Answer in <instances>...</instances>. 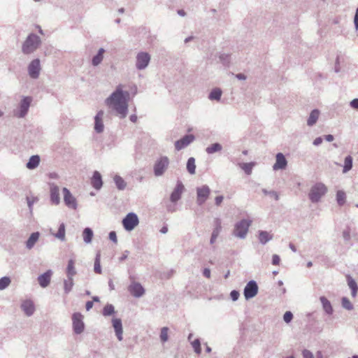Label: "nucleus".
I'll use <instances>...</instances> for the list:
<instances>
[{"instance_id": "obj_1", "label": "nucleus", "mask_w": 358, "mask_h": 358, "mask_svg": "<svg viewBox=\"0 0 358 358\" xmlns=\"http://www.w3.org/2000/svg\"><path fill=\"white\" fill-rule=\"evenodd\" d=\"M122 85L105 100V104L113 110L120 119H124L128 114L129 93L123 90Z\"/></svg>"}, {"instance_id": "obj_2", "label": "nucleus", "mask_w": 358, "mask_h": 358, "mask_svg": "<svg viewBox=\"0 0 358 358\" xmlns=\"http://www.w3.org/2000/svg\"><path fill=\"white\" fill-rule=\"evenodd\" d=\"M41 39L36 34H29L22 45V52L24 55L34 53L41 45Z\"/></svg>"}, {"instance_id": "obj_3", "label": "nucleus", "mask_w": 358, "mask_h": 358, "mask_svg": "<svg viewBox=\"0 0 358 358\" xmlns=\"http://www.w3.org/2000/svg\"><path fill=\"white\" fill-rule=\"evenodd\" d=\"M252 221L248 219H242L234 224L232 235L240 239H245L248 233L249 228Z\"/></svg>"}, {"instance_id": "obj_4", "label": "nucleus", "mask_w": 358, "mask_h": 358, "mask_svg": "<svg viewBox=\"0 0 358 358\" xmlns=\"http://www.w3.org/2000/svg\"><path fill=\"white\" fill-rule=\"evenodd\" d=\"M327 192V187L322 182H317L310 188L308 198L313 203H318Z\"/></svg>"}, {"instance_id": "obj_5", "label": "nucleus", "mask_w": 358, "mask_h": 358, "mask_svg": "<svg viewBox=\"0 0 358 358\" xmlns=\"http://www.w3.org/2000/svg\"><path fill=\"white\" fill-rule=\"evenodd\" d=\"M31 101L32 98L31 96H24L19 103L17 108L13 110L14 116L18 118L24 117L28 113Z\"/></svg>"}, {"instance_id": "obj_6", "label": "nucleus", "mask_w": 358, "mask_h": 358, "mask_svg": "<svg viewBox=\"0 0 358 358\" xmlns=\"http://www.w3.org/2000/svg\"><path fill=\"white\" fill-rule=\"evenodd\" d=\"M122 225L126 231H132L139 223L138 217L134 213H129L122 220Z\"/></svg>"}, {"instance_id": "obj_7", "label": "nucleus", "mask_w": 358, "mask_h": 358, "mask_svg": "<svg viewBox=\"0 0 358 358\" xmlns=\"http://www.w3.org/2000/svg\"><path fill=\"white\" fill-rule=\"evenodd\" d=\"M150 59L151 57L148 52H138L136 57V68L140 71L145 69L148 66Z\"/></svg>"}, {"instance_id": "obj_8", "label": "nucleus", "mask_w": 358, "mask_h": 358, "mask_svg": "<svg viewBox=\"0 0 358 358\" xmlns=\"http://www.w3.org/2000/svg\"><path fill=\"white\" fill-rule=\"evenodd\" d=\"M72 324L73 332L76 334H80L84 331L83 315L80 313H74L72 315Z\"/></svg>"}, {"instance_id": "obj_9", "label": "nucleus", "mask_w": 358, "mask_h": 358, "mask_svg": "<svg viewBox=\"0 0 358 358\" xmlns=\"http://www.w3.org/2000/svg\"><path fill=\"white\" fill-rule=\"evenodd\" d=\"M41 71V61L36 58L33 59L27 66L29 77L32 79H38Z\"/></svg>"}, {"instance_id": "obj_10", "label": "nucleus", "mask_w": 358, "mask_h": 358, "mask_svg": "<svg viewBox=\"0 0 358 358\" xmlns=\"http://www.w3.org/2000/svg\"><path fill=\"white\" fill-rule=\"evenodd\" d=\"M169 164V158H159L155 163L153 170L155 176L159 177L164 174Z\"/></svg>"}, {"instance_id": "obj_11", "label": "nucleus", "mask_w": 358, "mask_h": 358, "mask_svg": "<svg viewBox=\"0 0 358 358\" xmlns=\"http://www.w3.org/2000/svg\"><path fill=\"white\" fill-rule=\"evenodd\" d=\"M259 287L256 281L250 280L243 289V294L246 300L255 297L258 293Z\"/></svg>"}, {"instance_id": "obj_12", "label": "nucleus", "mask_w": 358, "mask_h": 358, "mask_svg": "<svg viewBox=\"0 0 358 358\" xmlns=\"http://www.w3.org/2000/svg\"><path fill=\"white\" fill-rule=\"evenodd\" d=\"M210 193V189L209 187L206 185H204L201 187H199L196 188V203L199 206L203 205L207 199L208 198Z\"/></svg>"}, {"instance_id": "obj_13", "label": "nucleus", "mask_w": 358, "mask_h": 358, "mask_svg": "<svg viewBox=\"0 0 358 358\" xmlns=\"http://www.w3.org/2000/svg\"><path fill=\"white\" fill-rule=\"evenodd\" d=\"M62 192L64 194V202L65 205L69 208L76 210L78 206L76 199L66 187H64L62 189Z\"/></svg>"}, {"instance_id": "obj_14", "label": "nucleus", "mask_w": 358, "mask_h": 358, "mask_svg": "<svg viewBox=\"0 0 358 358\" xmlns=\"http://www.w3.org/2000/svg\"><path fill=\"white\" fill-rule=\"evenodd\" d=\"M129 293L136 298H140L145 294V289L138 282H131L128 287Z\"/></svg>"}, {"instance_id": "obj_15", "label": "nucleus", "mask_w": 358, "mask_h": 358, "mask_svg": "<svg viewBox=\"0 0 358 358\" xmlns=\"http://www.w3.org/2000/svg\"><path fill=\"white\" fill-rule=\"evenodd\" d=\"M194 140V136L192 134L185 135L180 140L176 141L175 148L177 150H180L189 145Z\"/></svg>"}, {"instance_id": "obj_16", "label": "nucleus", "mask_w": 358, "mask_h": 358, "mask_svg": "<svg viewBox=\"0 0 358 358\" xmlns=\"http://www.w3.org/2000/svg\"><path fill=\"white\" fill-rule=\"evenodd\" d=\"M184 190V185L181 181H178L176 187L171 192L170 200L172 203H176L181 198L182 194Z\"/></svg>"}, {"instance_id": "obj_17", "label": "nucleus", "mask_w": 358, "mask_h": 358, "mask_svg": "<svg viewBox=\"0 0 358 358\" xmlns=\"http://www.w3.org/2000/svg\"><path fill=\"white\" fill-rule=\"evenodd\" d=\"M103 116L104 112L103 110H101L97 112L96 115L94 117V130L98 134L102 133L103 131Z\"/></svg>"}, {"instance_id": "obj_18", "label": "nucleus", "mask_w": 358, "mask_h": 358, "mask_svg": "<svg viewBox=\"0 0 358 358\" xmlns=\"http://www.w3.org/2000/svg\"><path fill=\"white\" fill-rule=\"evenodd\" d=\"M50 201L52 204L58 205L60 203L59 187L54 184H50Z\"/></svg>"}, {"instance_id": "obj_19", "label": "nucleus", "mask_w": 358, "mask_h": 358, "mask_svg": "<svg viewBox=\"0 0 358 358\" xmlns=\"http://www.w3.org/2000/svg\"><path fill=\"white\" fill-rule=\"evenodd\" d=\"M52 275V271L49 269L43 274L38 275V282L41 287L45 288L50 285Z\"/></svg>"}, {"instance_id": "obj_20", "label": "nucleus", "mask_w": 358, "mask_h": 358, "mask_svg": "<svg viewBox=\"0 0 358 358\" xmlns=\"http://www.w3.org/2000/svg\"><path fill=\"white\" fill-rule=\"evenodd\" d=\"M112 324L113 327L114 328V331L115 333V335L117 336V338L119 341H122L123 336V329H122V320L120 318H113L112 320Z\"/></svg>"}, {"instance_id": "obj_21", "label": "nucleus", "mask_w": 358, "mask_h": 358, "mask_svg": "<svg viewBox=\"0 0 358 358\" xmlns=\"http://www.w3.org/2000/svg\"><path fill=\"white\" fill-rule=\"evenodd\" d=\"M91 185L96 190H99L102 187V177L98 171H94L92 177L91 178Z\"/></svg>"}, {"instance_id": "obj_22", "label": "nucleus", "mask_w": 358, "mask_h": 358, "mask_svg": "<svg viewBox=\"0 0 358 358\" xmlns=\"http://www.w3.org/2000/svg\"><path fill=\"white\" fill-rule=\"evenodd\" d=\"M21 308L28 317L31 316L35 311V306L32 301L25 300L21 304Z\"/></svg>"}, {"instance_id": "obj_23", "label": "nucleus", "mask_w": 358, "mask_h": 358, "mask_svg": "<svg viewBox=\"0 0 358 358\" xmlns=\"http://www.w3.org/2000/svg\"><path fill=\"white\" fill-rule=\"evenodd\" d=\"M215 228L213 230L211 237L210 239V244H213L215 242L217 236H219L222 230L221 220L219 218L215 219Z\"/></svg>"}, {"instance_id": "obj_24", "label": "nucleus", "mask_w": 358, "mask_h": 358, "mask_svg": "<svg viewBox=\"0 0 358 358\" xmlns=\"http://www.w3.org/2000/svg\"><path fill=\"white\" fill-rule=\"evenodd\" d=\"M105 52L106 50L103 48L98 50L97 53L92 58V65L93 66H97L102 62Z\"/></svg>"}, {"instance_id": "obj_25", "label": "nucleus", "mask_w": 358, "mask_h": 358, "mask_svg": "<svg viewBox=\"0 0 358 358\" xmlns=\"http://www.w3.org/2000/svg\"><path fill=\"white\" fill-rule=\"evenodd\" d=\"M320 301L322 305V308L324 311L327 315H332L334 312L333 307L331 306V302L324 296L320 297Z\"/></svg>"}, {"instance_id": "obj_26", "label": "nucleus", "mask_w": 358, "mask_h": 358, "mask_svg": "<svg viewBox=\"0 0 358 358\" xmlns=\"http://www.w3.org/2000/svg\"><path fill=\"white\" fill-rule=\"evenodd\" d=\"M40 236L39 232H34L29 237L28 240L26 242V247L27 249L30 250L34 248L36 243L38 241Z\"/></svg>"}, {"instance_id": "obj_27", "label": "nucleus", "mask_w": 358, "mask_h": 358, "mask_svg": "<svg viewBox=\"0 0 358 358\" xmlns=\"http://www.w3.org/2000/svg\"><path fill=\"white\" fill-rule=\"evenodd\" d=\"M320 113L319 110H317V109L313 110L310 112V115L307 120V124L310 127H312L314 124H315V123L317 122V121L319 118Z\"/></svg>"}, {"instance_id": "obj_28", "label": "nucleus", "mask_w": 358, "mask_h": 358, "mask_svg": "<svg viewBox=\"0 0 358 358\" xmlns=\"http://www.w3.org/2000/svg\"><path fill=\"white\" fill-rule=\"evenodd\" d=\"M94 236L93 231L90 227H86L83 231V241L86 244H89L92 242Z\"/></svg>"}, {"instance_id": "obj_29", "label": "nucleus", "mask_w": 358, "mask_h": 358, "mask_svg": "<svg viewBox=\"0 0 358 358\" xmlns=\"http://www.w3.org/2000/svg\"><path fill=\"white\" fill-rule=\"evenodd\" d=\"M272 238H273V235L270 234L268 231H259V241L260 243H262V245H265L268 241L272 240Z\"/></svg>"}, {"instance_id": "obj_30", "label": "nucleus", "mask_w": 358, "mask_h": 358, "mask_svg": "<svg viewBox=\"0 0 358 358\" xmlns=\"http://www.w3.org/2000/svg\"><path fill=\"white\" fill-rule=\"evenodd\" d=\"M77 273L75 268V262L73 259H69L66 269V277H72Z\"/></svg>"}, {"instance_id": "obj_31", "label": "nucleus", "mask_w": 358, "mask_h": 358, "mask_svg": "<svg viewBox=\"0 0 358 358\" xmlns=\"http://www.w3.org/2000/svg\"><path fill=\"white\" fill-rule=\"evenodd\" d=\"M348 284L351 289V294L352 297H355L358 291V285L356 281L350 275L348 276Z\"/></svg>"}, {"instance_id": "obj_32", "label": "nucleus", "mask_w": 358, "mask_h": 358, "mask_svg": "<svg viewBox=\"0 0 358 358\" xmlns=\"http://www.w3.org/2000/svg\"><path fill=\"white\" fill-rule=\"evenodd\" d=\"M65 234H66V229H65V224L64 223H61L59 226V229L57 233L52 234V235L60 240L61 241H65Z\"/></svg>"}, {"instance_id": "obj_33", "label": "nucleus", "mask_w": 358, "mask_h": 358, "mask_svg": "<svg viewBox=\"0 0 358 358\" xmlns=\"http://www.w3.org/2000/svg\"><path fill=\"white\" fill-rule=\"evenodd\" d=\"M113 180L116 187L119 190H124L126 188L127 183L119 175H115L113 177Z\"/></svg>"}, {"instance_id": "obj_34", "label": "nucleus", "mask_w": 358, "mask_h": 358, "mask_svg": "<svg viewBox=\"0 0 358 358\" xmlns=\"http://www.w3.org/2000/svg\"><path fill=\"white\" fill-rule=\"evenodd\" d=\"M255 164V162L238 163V166L245 172V174L250 175Z\"/></svg>"}, {"instance_id": "obj_35", "label": "nucleus", "mask_w": 358, "mask_h": 358, "mask_svg": "<svg viewBox=\"0 0 358 358\" xmlns=\"http://www.w3.org/2000/svg\"><path fill=\"white\" fill-rule=\"evenodd\" d=\"M74 285L73 278L66 277V279L64 280V290L66 294H68L71 290Z\"/></svg>"}, {"instance_id": "obj_36", "label": "nucleus", "mask_w": 358, "mask_h": 358, "mask_svg": "<svg viewBox=\"0 0 358 358\" xmlns=\"http://www.w3.org/2000/svg\"><path fill=\"white\" fill-rule=\"evenodd\" d=\"M287 165V158H276V162L273 166L275 171L285 169Z\"/></svg>"}, {"instance_id": "obj_37", "label": "nucleus", "mask_w": 358, "mask_h": 358, "mask_svg": "<svg viewBox=\"0 0 358 358\" xmlns=\"http://www.w3.org/2000/svg\"><path fill=\"white\" fill-rule=\"evenodd\" d=\"M222 92L220 88H214L211 90L208 95L210 100L220 101L222 96Z\"/></svg>"}, {"instance_id": "obj_38", "label": "nucleus", "mask_w": 358, "mask_h": 358, "mask_svg": "<svg viewBox=\"0 0 358 358\" xmlns=\"http://www.w3.org/2000/svg\"><path fill=\"white\" fill-rule=\"evenodd\" d=\"M222 148L221 144L218 143H213L206 148V152L208 155L213 154L217 151L221 150Z\"/></svg>"}, {"instance_id": "obj_39", "label": "nucleus", "mask_w": 358, "mask_h": 358, "mask_svg": "<svg viewBox=\"0 0 358 358\" xmlns=\"http://www.w3.org/2000/svg\"><path fill=\"white\" fill-rule=\"evenodd\" d=\"M196 169L195 158H188L187 162V170L190 174H194Z\"/></svg>"}, {"instance_id": "obj_40", "label": "nucleus", "mask_w": 358, "mask_h": 358, "mask_svg": "<svg viewBox=\"0 0 358 358\" xmlns=\"http://www.w3.org/2000/svg\"><path fill=\"white\" fill-rule=\"evenodd\" d=\"M40 159L41 158H29L26 164L27 168L30 170L36 169L39 165Z\"/></svg>"}, {"instance_id": "obj_41", "label": "nucleus", "mask_w": 358, "mask_h": 358, "mask_svg": "<svg viewBox=\"0 0 358 358\" xmlns=\"http://www.w3.org/2000/svg\"><path fill=\"white\" fill-rule=\"evenodd\" d=\"M11 283V279L8 276H3L0 278V290L6 289Z\"/></svg>"}, {"instance_id": "obj_42", "label": "nucleus", "mask_w": 358, "mask_h": 358, "mask_svg": "<svg viewBox=\"0 0 358 358\" xmlns=\"http://www.w3.org/2000/svg\"><path fill=\"white\" fill-rule=\"evenodd\" d=\"M115 313V308L112 304L106 305L102 311V314L103 316H110Z\"/></svg>"}, {"instance_id": "obj_43", "label": "nucleus", "mask_w": 358, "mask_h": 358, "mask_svg": "<svg viewBox=\"0 0 358 358\" xmlns=\"http://www.w3.org/2000/svg\"><path fill=\"white\" fill-rule=\"evenodd\" d=\"M94 271L96 273L101 274V267L100 264V253L98 252L96 255L94 265Z\"/></svg>"}, {"instance_id": "obj_44", "label": "nucleus", "mask_w": 358, "mask_h": 358, "mask_svg": "<svg viewBox=\"0 0 358 358\" xmlns=\"http://www.w3.org/2000/svg\"><path fill=\"white\" fill-rule=\"evenodd\" d=\"M220 62L224 66H228L230 63V55L227 53L219 54Z\"/></svg>"}, {"instance_id": "obj_45", "label": "nucleus", "mask_w": 358, "mask_h": 358, "mask_svg": "<svg viewBox=\"0 0 358 358\" xmlns=\"http://www.w3.org/2000/svg\"><path fill=\"white\" fill-rule=\"evenodd\" d=\"M345 193L343 191L339 190L336 193V201L339 206H343L345 201Z\"/></svg>"}, {"instance_id": "obj_46", "label": "nucleus", "mask_w": 358, "mask_h": 358, "mask_svg": "<svg viewBox=\"0 0 358 358\" xmlns=\"http://www.w3.org/2000/svg\"><path fill=\"white\" fill-rule=\"evenodd\" d=\"M38 201V198L37 196H27V206L30 213H31L33 210V205Z\"/></svg>"}, {"instance_id": "obj_47", "label": "nucleus", "mask_w": 358, "mask_h": 358, "mask_svg": "<svg viewBox=\"0 0 358 358\" xmlns=\"http://www.w3.org/2000/svg\"><path fill=\"white\" fill-rule=\"evenodd\" d=\"M341 304L343 308L348 310H352L354 308L353 305L347 297L342 298Z\"/></svg>"}, {"instance_id": "obj_48", "label": "nucleus", "mask_w": 358, "mask_h": 358, "mask_svg": "<svg viewBox=\"0 0 358 358\" xmlns=\"http://www.w3.org/2000/svg\"><path fill=\"white\" fill-rule=\"evenodd\" d=\"M352 167V158H345V162L343 166V173H347Z\"/></svg>"}, {"instance_id": "obj_49", "label": "nucleus", "mask_w": 358, "mask_h": 358, "mask_svg": "<svg viewBox=\"0 0 358 358\" xmlns=\"http://www.w3.org/2000/svg\"><path fill=\"white\" fill-rule=\"evenodd\" d=\"M168 331H169V328L166 327H162L161 329L160 339L163 343L166 342L168 341V338H169Z\"/></svg>"}, {"instance_id": "obj_50", "label": "nucleus", "mask_w": 358, "mask_h": 358, "mask_svg": "<svg viewBox=\"0 0 358 358\" xmlns=\"http://www.w3.org/2000/svg\"><path fill=\"white\" fill-rule=\"evenodd\" d=\"M192 345L196 354H200L201 352V342L199 338L195 339L192 343Z\"/></svg>"}, {"instance_id": "obj_51", "label": "nucleus", "mask_w": 358, "mask_h": 358, "mask_svg": "<svg viewBox=\"0 0 358 358\" xmlns=\"http://www.w3.org/2000/svg\"><path fill=\"white\" fill-rule=\"evenodd\" d=\"M262 192L265 195H268L271 197H273L275 201H278L279 200V195H278V192H275V191H273V190L268 191L266 189H262Z\"/></svg>"}, {"instance_id": "obj_52", "label": "nucleus", "mask_w": 358, "mask_h": 358, "mask_svg": "<svg viewBox=\"0 0 358 358\" xmlns=\"http://www.w3.org/2000/svg\"><path fill=\"white\" fill-rule=\"evenodd\" d=\"M293 319V314L291 311H286L283 315L285 322L289 323Z\"/></svg>"}, {"instance_id": "obj_53", "label": "nucleus", "mask_w": 358, "mask_h": 358, "mask_svg": "<svg viewBox=\"0 0 358 358\" xmlns=\"http://www.w3.org/2000/svg\"><path fill=\"white\" fill-rule=\"evenodd\" d=\"M343 238L345 242H348L350 240V229L349 227L343 231Z\"/></svg>"}, {"instance_id": "obj_54", "label": "nucleus", "mask_w": 358, "mask_h": 358, "mask_svg": "<svg viewBox=\"0 0 358 358\" xmlns=\"http://www.w3.org/2000/svg\"><path fill=\"white\" fill-rule=\"evenodd\" d=\"M240 296L239 292L237 290H232L230 292V297L233 301H236L238 299Z\"/></svg>"}, {"instance_id": "obj_55", "label": "nucleus", "mask_w": 358, "mask_h": 358, "mask_svg": "<svg viewBox=\"0 0 358 358\" xmlns=\"http://www.w3.org/2000/svg\"><path fill=\"white\" fill-rule=\"evenodd\" d=\"M302 355L303 358H315L313 352L306 349L302 351Z\"/></svg>"}, {"instance_id": "obj_56", "label": "nucleus", "mask_w": 358, "mask_h": 358, "mask_svg": "<svg viewBox=\"0 0 358 358\" xmlns=\"http://www.w3.org/2000/svg\"><path fill=\"white\" fill-rule=\"evenodd\" d=\"M108 237H109L110 240L111 241H113V243H116L117 242V235H116L115 231H111L109 233Z\"/></svg>"}, {"instance_id": "obj_57", "label": "nucleus", "mask_w": 358, "mask_h": 358, "mask_svg": "<svg viewBox=\"0 0 358 358\" xmlns=\"http://www.w3.org/2000/svg\"><path fill=\"white\" fill-rule=\"evenodd\" d=\"M280 262V258L278 255H273L272 256V264L278 265Z\"/></svg>"}, {"instance_id": "obj_58", "label": "nucleus", "mask_w": 358, "mask_h": 358, "mask_svg": "<svg viewBox=\"0 0 358 358\" xmlns=\"http://www.w3.org/2000/svg\"><path fill=\"white\" fill-rule=\"evenodd\" d=\"M350 106L355 110H358V99H354L350 102Z\"/></svg>"}, {"instance_id": "obj_59", "label": "nucleus", "mask_w": 358, "mask_h": 358, "mask_svg": "<svg viewBox=\"0 0 358 358\" xmlns=\"http://www.w3.org/2000/svg\"><path fill=\"white\" fill-rule=\"evenodd\" d=\"M129 254V251L128 250H124L122 255V256L119 258V261L120 262H123L124 261L127 257H128V255Z\"/></svg>"}, {"instance_id": "obj_60", "label": "nucleus", "mask_w": 358, "mask_h": 358, "mask_svg": "<svg viewBox=\"0 0 358 358\" xmlns=\"http://www.w3.org/2000/svg\"><path fill=\"white\" fill-rule=\"evenodd\" d=\"M354 24L356 29H358V8L356 9L355 15L354 17Z\"/></svg>"}, {"instance_id": "obj_61", "label": "nucleus", "mask_w": 358, "mask_h": 358, "mask_svg": "<svg viewBox=\"0 0 358 358\" xmlns=\"http://www.w3.org/2000/svg\"><path fill=\"white\" fill-rule=\"evenodd\" d=\"M224 199L223 196H217L215 199V203L216 206H220Z\"/></svg>"}, {"instance_id": "obj_62", "label": "nucleus", "mask_w": 358, "mask_h": 358, "mask_svg": "<svg viewBox=\"0 0 358 358\" xmlns=\"http://www.w3.org/2000/svg\"><path fill=\"white\" fill-rule=\"evenodd\" d=\"M322 141H323L322 137H317L313 141V145L318 146L322 143Z\"/></svg>"}, {"instance_id": "obj_63", "label": "nucleus", "mask_w": 358, "mask_h": 358, "mask_svg": "<svg viewBox=\"0 0 358 358\" xmlns=\"http://www.w3.org/2000/svg\"><path fill=\"white\" fill-rule=\"evenodd\" d=\"M203 275L206 278H210V270L208 268H205L203 271Z\"/></svg>"}, {"instance_id": "obj_64", "label": "nucleus", "mask_w": 358, "mask_h": 358, "mask_svg": "<svg viewBox=\"0 0 358 358\" xmlns=\"http://www.w3.org/2000/svg\"><path fill=\"white\" fill-rule=\"evenodd\" d=\"M235 77L241 80H245L247 78L246 76L241 73L236 74Z\"/></svg>"}]
</instances>
